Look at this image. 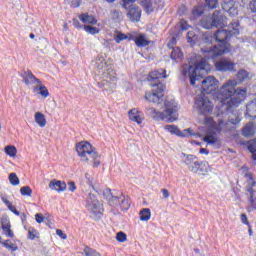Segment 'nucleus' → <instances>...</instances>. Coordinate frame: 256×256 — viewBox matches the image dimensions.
Returning <instances> with one entry per match:
<instances>
[{
  "label": "nucleus",
  "mask_w": 256,
  "mask_h": 256,
  "mask_svg": "<svg viewBox=\"0 0 256 256\" xmlns=\"http://www.w3.org/2000/svg\"><path fill=\"white\" fill-rule=\"evenodd\" d=\"M86 207L88 211L92 213V215L96 216L97 219H101L103 215V204L99 202L97 196L95 194L89 192L85 198Z\"/></svg>",
  "instance_id": "obj_8"
},
{
  "label": "nucleus",
  "mask_w": 256,
  "mask_h": 256,
  "mask_svg": "<svg viewBox=\"0 0 256 256\" xmlns=\"http://www.w3.org/2000/svg\"><path fill=\"white\" fill-rule=\"evenodd\" d=\"M249 8L252 11V13H256V0L250 2Z\"/></svg>",
  "instance_id": "obj_55"
},
{
  "label": "nucleus",
  "mask_w": 256,
  "mask_h": 256,
  "mask_svg": "<svg viewBox=\"0 0 256 256\" xmlns=\"http://www.w3.org/2000/svg\"><path fill=\"white\" fill-rule=\"evenodd\" d=\"M255 196H250L249 197V202L252 205L253 209H256V204H255Z\"/></svg>",
  "instance_id": "obj_59"
},
{
  "label": "nucleus",
  "mask_w": 256,
  "mask_h": 256,
  "mask_svg": "<svg viewBox=\"0 0 256 256\" xmlns=\"http://www.w3.org/2000/svg\"><path fill=\"white\" fill-rule=\"evenodd\" d=\"M34 93H38V95H41L43 99H47L49 97V90L47 89V86L43 84H38L33 88Z\"/></svg>",
  "instance_id": "obj_22"
},
{
  "label": "nucleus",
  "mask_w": 256,
  "mask_h": 256,
  "mask_svg": "<svg viewBox=\"0 0 256 256\" xmlns=\"http://www.w3.org/2000/svg\"><path fill=\"white\" fill-rule=\"evenodd\" d=\"M179 13H180L181 15H185V13H187V6H181V7L179 8Z\"/></svg>",
  "instance_id": "obj_61"
},
{
  "label": "nucleus",
  "mask_w": 256,
  "mask_h": 256,
  "mask_svg": "<svg viewBox=\"0 0 256 256\" xmlns=\"http://www.w3.org/2000/svg\"><path fill=\"white\" fill-rule=\"evenodd\" d=\"M95 65V71H97L99 75L102 74V79L106 81V83H115V81H117L115 70H113V67H107V62H96Z\"/></svg>",
  "instance_id": "obj_10"
},
{
  "label": "nucleus",
  "mask_w": 256,
  "mask_h": 256,
  "mask_svg": "<svg viewBox=\"0 0 256 256\" xmlns=\"http://www.w3.org/2000/svg\"><path fill=\"white\" fill-rule=\"evenodd\" d=\"M3 247H5V249H8V251H12L15 252L17 251V249H19V247H17L14 243L11 242V240H5L3 242Z\"/></svg>",
  "instance_id": "obj_36"
},
{
  "label": "nucleus",
  "mask_w": 256,
  "mask_h": 256,
  "mask_svg": "<svg viewBox=\"0 0 256 256\" xmlns=\"http://www.w3.org/2000/svg\"><path fill=\"white\" fill-rule=\"evenodd\" d=\"M2 230L5 231V235H7V237H10L11 239L15 237L13 230H11V224H2Z\"/></svg>",
  "instance_id": "obj_38"
},
{
  "label": "nucleus",
  "mask_w": 256,
  "mask_h": 256,
  "mask_svg": "<svg viewBox=\"0 0 256 256\" xmlns=\"http://www.w3.org/2000/svg\"><path fill=\"white\" fill-rule=\"evenodd\" d=\"M123 1V8L127 9L130 5H133L137 0H122Z\"/></svg>",
  "instance_id": "obj_52"
},
{
  "label": "nucleus",
  "mask_w": 256,
  "mask_h": 256,
  "mask_svg": "<svg viewBox=\"0 0 256 256\" xmlns=\"http://www.w3.org/2000/svg\"><path fill=\"white\" fill-rule=\"evenodd\" d=\"M150 86L153 87L152 92H147L145 94V99L150 103H157L158 105L163 103L165 84L163 83H150Z\"/></svg>",
  "instance_id": "obj_9"
},
{
  "label": "nucleus",
  "mask_w": 256,
  "mask_h": 256,
  "mask_svg": "<svg viewBox=\"0 0 256 256\" xmlns=\"http://www.w3.org/2000/svg\"><path fill=\"white\" fill-rule=\"evenodd\" d=\"M166 77H167V70H165V69H158V70L152 71L148 75V81L150 83H162L159 80L160 79H166Z\"/></svg>",
  "instance_id": "obj_15"
},
{
  "label": "nucleus",
  "mask_w": 256,
  "mask_h": 256,
  "mask_svg": "<svg viewBox=\"0 0 256 256\" xmlns=\"http://www.w3.org/2000/svg\"><path fill=\"white\" fill-rule=\"evenodd\" d=\"M151 219V209L143 208L140 211V221H149Z\"/></svg>",
  "instance_id": "obj_32"
},
{
  "label": "nucleus",
  "mask_w": 256,
  "mask_h": 256,
  "mask_svg": "<svg viewBox=\"0 0 256 256\" xmlns=\"http://www.w3.org/2000/svg\"><path fill=\"white\" fill-rule=\"evenodd\" d=\"M128 117L130 121H134V123H137L138 125H141L143 123V118H141V112L137 110V108H133L128 112Z\"/></svg>",
  "instance_id": "obj_19"
},
{
  "label": "nucleus",
  "mask_w": 256,
  "mask_h": 256,
  "mask_svg": "<svg viewBox=\"0 0 256 256\" xmlns=\"http://www.w3.org/2000/svg\"><path fill=\"white\" fill-rule=\"evenodd\" d=\"M247 149L252 154L253 161H256V139L248 142Z\"/></svg>",
  "instance_id": "obj_31"
},
{
  "label": "nucleus",
  "mask_w": 256,
  "mask_h": 256,
  "mask_svg": "<svg viewBox=\"0 0 256 256\" xmlns=\"http://www.w3.org/2000/svg\"><path fill=\"white\" fill-rule=\"evenodd\" d=\"M73 26L76 29H81L83 27V24L79 23V20H75L74 23H73Z\"/></svg>",
  "instance_id": "obj_60"
},
{
  "label": "nucleus",
  "mask_w": 256,
  "mask_h": 256,
  "mask_svg": "<svg viewBox=\"0 0 256 256\" xmlns=\"http://www.w3.org/2000/svg\"><path fill=\"white\" fill-rule=\"evenodd\" d=\"M84 255L85 256H101V254L99 252H97V250L92 249L89 246H86L84 248Z\"/></svg>",
  "instance_id": "obj_39"
},
{
  "label": "nucleus",
  "mask_w": 256,
  "mask_h": 256,
  "mask_svg": "<svg viewBox=\"0 0 256 256\" xmlns=\"http://www.w3.org/2000/svg\"><path fill=\"white\" fill-rule=\"evenodd\" d=\"M129 41H134L137 47H147L150 43L143 34H140L139 36L129 35Z\"/></svg>",
  "instance_id": "obj_18"
},
{
  "label": "nucleus",
  "mask_w": 256,
  "mask_h": 256,
  "mask_svg": "<svg viewBox=\"0 0 256 256\" xmlns=\"http://www.w3.org/2000/svg\"><path fill=\"white\" fill-rule=\"evenodd\" d=\"M35 122L39 127H45L47 125V119H45V115L41 112L35 114Z\"/></svg>",
  "instance_id": "obj_27"
},
{
  "label": "nucleus",
  "mask_w": 256,
  "mask_h": 256,
  "mask_svg": "<svg viewBox=\"0 0 256 256\" xmlns=\"http://www.w3.org/2000/svg\"><path fill=\"white\" fill-rule=\"evenodd\" d=\"M241 221L244 225L249 224V220L247 219V214H241Z\"/></svg>",
  "instance_id": "obj_56"
},
{
  "label": "nucleus",
  "mask_w": 256,
  "mask_h": 256,
  "mask_svg": "<svg viewBox=\"0 0 256 256\" xmlns=\"http://www.w3.org/2000/svg\"><path fill=\"white\" fill-rule=\"evenodd\" d=\"M236 63L227 59L222 58L215 63L216 71H220V73H235L237 71Z\"/></svg>",
  "instance_id": "obj_11"
},
{
  "label": "nucleus",
  "mask_w": 256,
  "mask_h": 256,
  "mask_svg": "<svg viewBox=\"0 0 256 256\" xmlns=\"http://www.w3.org/2000/svg\"><path fill=\"white\" fill-rule=\"evenodd\" d=\"M238 81L243 82L244 79H247L249 77V72L247 70H239L237 75H236Z\"/></svg>",
  "instance_id": "obj_43"
},
{
  "label": "nucleus",
  "mask_w": 256,
  "mask_h": 256,
  "mask_svg": "<svg viewBox=\"0 0 256 256\" xmlns=\"http://www.w3.org/2000/svg\"><path fill=\"white\" fill-rule=\"evenodd\" d=\"M246 115L251 117V119H256V100H252L246 105Z\"/></svg>",
  "instance_id": "obj_23"
},
{
  "label": "nucleus",
  "mask_w": 256,
  "mask_h": 256,
  "mask_svg": "<svg viewBox=\"0 0 256 256\" xmlns=\"http://www.w3.org/2000/svg\"><path fill=\"white\" fill-rule=\"evenodd\" d=\"M20 218H21L22 223H25L27 221V214L26 213H22L20 215Z\"/></svg>",
  "instance_id": "obj_63"
},
{
  "label": "nucleus",
  "mask_w": 256,
  "mask_h": 256,
  "mask_svg": "<svg viewBox=\"0 0 256 256\" xmlns=\"http://www.w3.org/2000/svg\"><path fill=\"white\" fill-rule=\"evenodd\" d=\"M36 222L43 223L45 221V217L41 213H37L35 215Z\"/></svg>",
  "instance_id": "obj_53"
},
{
  "label": "nucleus",
  "mask_w": 256,
  "mask_h": 256,
  "mask_svg": "<svg viewBox=\"0 0 256 256\" xmlns=\"http://www.w3.org/2000/svg\"><path fill=\"white\" fill-rule=\"evenodd\" d=\"M200 25H202L204 29H213V27L223 29V27H227V16L220 10H216L211 16L202 18Z\"/></svg>",
  "instance_id": "obj_7"
},
{
  "label": "nucleus",
  "mask_w": 256,
  "mask_h": 256,
  "mask_svg": "<svg viewBox=\"0 0 256 256\" xmlns=\"http://www.w3.org/2000/svg\"><path fill=\"white\" fill-rule=\"evenodd\" d=\"M227 13L230 17H235V15L239 13V10L235 7V2L231 5L230 10H228Z\"/></svg>",
  "instance_id": "obj_49"
},
{
  "label": "nucleus",
  "mask_w": 256,
  "mask_h": 256,
  "mask_svg": "<svg viewBox=\"0 0 256 256\" xmlns=\"http://www.w3.org/2000/svg\"><path fill=\"white\" fill-rule=\"evenodd\" d=\"M152 114L153 119L156 121H166L167 123H174L179 119V113L177 104L175 101H166L165 102V110L163 112L156 111L155 108L149 109Z\"/></svg>",
  "instance_id": "obj_5"
},
{
  "label": "nucleus",
  "mask_w": 256,
  "mask_h": 256,
  "mask_svg": "<svg viewBox=\"0 0 256 256\" xmlns=\"http://www.w3.org/2000/svg\"><path fill=\"white\" fill-rule=\"evenodd\" d=\"M116 240L119 242V243H125V241H127V234H125V232H118L116 234Z\"/></svg>",
  "instance_id": "obj_48"
},
{
  "label": "nucleus",
  "mask_w": 256,
  "mask_h": 256,
  "mask_svg": "<svg viewBox=\"0 0 256 256\" xmlns=\"http://www.w3.org/2000/svg\"><path fill=\"white\" fill-rule=\"evenodd\" d=\"M125 39H128L129 41V35L124 34V33H118L115 37H114V41L116 43H121V41H125Z\"/></svg>",
  "instance_id": "obj_45"
},
{
  "label": "nucleus",
  "mask_w": 256,
  "mask_h": 256,
  "mask_svg": "<svg viewBox=\"0 0 256 256\" xmlns=\"http://www.w3.org/2000/svg\"><path fill=\"white\" fill-rule=\"evenodd\" d=\"M217 5H219L217 0H205V6L208 7V9H217Z\"/></svg>",
  "instance_id": "obj_46"
},
{
  "label": "nucleus",
  "mask_w": 256,
  "mask_h": 256,
  "mask_svg": "<svg viewBox=\"0 0 256 256\" xmlns=\"http://www.w3.org/2000/svg\"><path fill=\"white\" fill-rule=\"evenodd\" d=\"M103 197L111 207H120L121 211H129L131 207V198L129 196H125L115 190L112 192L111 188L103 191Z\"/></svg>",
  "instance_id": "obj_6"
},
{
  "label": "nucleus",
  "mask_w": 256,
  "mask_h": 256,
  "mask_svg": "<svg viewBox=\"0 0 256 256\" xmlns=\"http://www.w3.org/2000/svg\"><path fill=\"white\" fill-rule=\"evenodd\" d=\"M170 58L172 59V61H177V59H183V52L181 51V48H172Z\"/></svg>",
  "instance_id": "obj_28"
},
{
  "label": "nucleus",
  "mask_w": 256,
  "mask_h": 256,
  "mask_svg": "<svg viewBox=\"0 0 256 256\" xmlns=\"http://www.w3.org/2000/svg\"><path fill=\"white\" fill-rule=\"evenodd\" d=\"M77 190V186L75 185V182L70 181L68 182V191H71V193H74V191Z\"/></svg>",
  "instance_id": "obj_51"
},
{
  "label": "nucleus",
  "mask_w": 256,
  "mask_h": 256,
  "mask_svg": "<svg viewBox=\"0 0 256 256\" xmlns=\"http://www.w3.org/2000/svg\"><path fill=\"white\" fill-rule=\"evenodd\" d=\"M79 19L80 21H82V23H88L89 25H97V19H95L93 15L84 13L79 16Z\"/></svg>",
  "instance_id": "obj_24"
},
{
  "label": "nucleus",
  "mask_w": 256,
  "mask_h": 256,
  "mask_svg": "<svg viewBox=\"0 0 256 256\" xmlns=\"http://www.w3.org/2000/svg\"><path fill=\"white\" fill-rule=\"evenodd\" d=\"M186 39L191 45H195V43H197V36L195 35L194 31H189L187 33Z\"/></svg>",
  "instance_id": "obj_41"
},
{
  "label": "nucleus",
  "mask_w": 256,
  "mask_h": 256,
  "mask_svg": "<svg viewBox=\"0 0 256 256\" xmlns=\"http://www.w3.org/2000/svg\"><path fill=\"white\" fill-rule=\"evenodd\" d=\"M200 83L202 92L195 98V107L200 115H208L213 111V102L207 95H212L219 101L218 110L221 115L233 113L235 108L241 105L247 97V88H236L237 80H228L220 89L219 81L215 79V76H208Z\"/></svg>",
  "instance_id": "obj_1"
},
{
  "label": "nucleus",
  "mask_w": 256,
  "mask_h": 256,
  "mask_svg": "<svg viewBox=\"0 0 256 256\" xmlns=\"http://www.w3.org/2000/svg\"><path fill=\"white\" fill-rule=\"evenodd\" d=\"M209 63L205 58H202L200 61L196 62L194 66H184L182 68L183 77H189L190 85L195 87V83L197 81H201L203 79V75H207L209 73Z\"/></svg>",
  "instance_id": "obj_3"
},
{
  "label": "nucleus",
  "mask_w": 256,
  "mask_h": 256,
  "mask_svg": "<svg viewBox=\"0 0 256 256\" xmlns=\"http://www.w3.org/2000/svg\"><path fill=\"white\" fill-rule=\"evenodd\" d=\"M20 193L23 197H31V195H33V190L30 186H23L20 188Z\"/></svg>",
  "instance_id": "obj_37"
},
{
  "label": "nucleus",
  "mask_w": 256,
  "mask_h": 256,
  "mask_svg": "<svg viewBox=\"0 0 256 256\" xmlns=\"http://www.w3.org/2000/svg\"><path fill=\"white\" fill-rule=\"evenodd\" d=\"M247 192L250 193V196H255V190H253V187L248 188Z\"/></svg>",
  "instance_id": "obj_64"
},
{
  "label": "nucleus",
  "mask_w": 256,
  "mask_h": 256,
  "mask_svg": "<svg viewBox=\"0 0 256 256\" xmlns=\"http://www.w3.org/2000/svg\"><path fill=\"white\" fill-rule=\"evenodd\" d=\"M28 239H30L31 241H34V239H35V230L34 231L29 230Z\"/></svg>",
  "instance_id": "obj_58"
},
{
  "label": "nucleus",
  "mask_w": 256,
  "mask_h": 256,
  "mask_svg": "<svg viewBox=\"0 0 256 256\" xmlns=\"http://www.w3.org/2000/svg\"><path fill=\"white\" fill-rule=\"evenodd\" d=\"M126 10V17H128L129 20L132 21V23H139V21H141L142 11L141 8H139V6L131 4L126 8Z\"/></svg>",
  "instance_id": "obj_14"
},
{
  "label": "nucleus",
  "mask_w": 256,
  "mask_h": 256,
  "mask_svg": "<svg viewBox=\"0 0 256 256\" xmlns=\"http://www.w3.org/2000/svg\"><path fill=\"white\" fill-rule=\"evenodd\" d=\"M164 129L168 131V133H171V135H176V137L185 138V137L195 136V133H193V129L191 128L185 129L183 130V132H181L178 126L173 124H168L164 126Z\"/></svg>",
  "instance_id": "obj_12"
},
{
  "label": "nucleus",
  "mask_w": 256,
  "mask_h": 256,
  "mask_svg": "<svg viewBox=\"0 0 256 256\" xmlns=\"http://www.w3.org/2000/svg\"><path fill=\"white\" fill-rule=\"evenodd\" d=\"M180 159L191 173H196V175H205V173H209V162L199 161V158H197L196 155L182 152L180 154Z\"/></svg>",
  "instance_id": "obj_4"
},
{
  "label": "nucleus",
  "mask_w": 256,
  "mask_h": 256,
  "mask_svg": "<svg viewBox=\"0 0 256 256\" xmlns=\"http://www.w3.org/2000/svg\"><path fill=\"white\" fill-rule=\"evenodd\" d=\"M141 6L143 7L145 13L147 15H151L155 9L153 8V1L152 0H142L141 1Z\"/></svg>",
  "instance_id": "obj_26"
},
{
  "label": "nucleus",
  "mask_w": 256,
  "mask_h": 256,
  "mask_svg": "<svg viewBox=\"0 0 256 256\" xmlns=\"http://www.w3.org/2000/svg\"><path fill=\"white\" fill-rule=\"evenodd\" d=\"M88 156L94 161V167H99V165H101V162L97 161V159H99V153L95 151V148H91V150L88 152Z\"/></svg>",
  "instance_id": "obj_29"
},
{
  "label": "nucleus",
  "mask_w": 256,
  "mask_h": 256,
  "mask_svg": "<svg viewBox=\"0 0 256 256\" xmlns=\"http://www.w3.org/2000/svg\"><path fill=\"white\" fill-rule=\"evenodd\" d=\"M56 235H58V237H60V239H67V234L63 233V230H61V229L56 230Z\"/></svg>",
  "instance_id": "obj_54"
},
{
  "label": "nucleus",
  "mask_w": 256,
  "mask_h": 256,
  "mask_svg": "<svg viewBox=\"0 0 256 256\" xmlns=\"http://www.w3.org/2000/svg\"><path fill=\"white\" fill-rule=\"evenodd\" d=\"M231 29L232 30H228V32L229 33H231V36L233 37V36H235V37H237V35H239V25H240V23H239V21L237 20V21H234V22H231Z\"/></svg>",
  "instance_id": "obj_33"
},
{
  "label": "nucleus",
  "mask_w": 256,
  "mask_h": 256,
  "mask_svg": "<svg viewBox=\"0 0 256 256\" xmlns=\"http://www.w3.org/2000/svg\"><path fill=\"white\" fill-rule=\"evenodd\" d=\"M228 123H231L232 125H239V123H241V115L232 114L228 119Z\"/></svg>",
  "instance_id": "obj_40"
},
{
  "label": "nucleus",
  "mask_w": 256,
  "mask_h": 256,
  "mask_svg": "<svg viewBox=\"0 0 256 256\" xmlns=\"http://www.w3.org/2000/svg\"><path fill=\"white\" fill-rule=\"evenodd\" d=\"M253 135H255V126L253 122H249L242 128V136L249 138L253 137Z\"/></svg>",
  "instance_id": "obj_21"
},
{
  "label": "nucleus",
  "mask_w": 256,
  "mask_h": 256,
  "mask_svg": "<svg viewBox=\"0 0 256 256\" xmlns=\"http://www.w3.org/2000/svg\"><path fill=\"white\" fill-rule=\"evenodd\" d=\"M93 149V146L89 142H79L76 144V152L78 157H81V161H89L87 155Z\"/></svg>",
  "instance_id": "obj_13"
},
{
  "label": "nucleus",
  "mask_w": 256,
  "mask_h": 256,
  "mask_svg": "<svg viewBox=\"0 0 256 256\" xmlns=\"http://www.w3.org/2000/svg\"><path fill=\"white\" fill-rule=\"evenodd\" d=\"M202 43H205L206 45H211L213 41H215V34L211 31L204 32L201 37Z\"/></svg>",
  "instance_id": "obj_25"
},
{
  "label": "nucleus",
  "mask_w": 256,
  "mask_h": 256,
  "mask_svg": "<svg viewBox=\"0 0 256 256\" xmlns=\"http://www.w3.org/2000/svg\"><path fill=\"white\" fill-rule=\"evenodd\" d=\"M204 143H208V145H215L217 143V137L215 136V133L207 134L203 138Z\"/></svg>",
  "instance_id": "obj_34"
},
{
  "label": "nucleus",
  "mask_w": 256,
  "mask_h": 256,
  "mask_svg": "<svg viewBox=\"0 0 256 256\" xmlns=\"http://www.w3.org/2000/svg\"><path fill=\"white\" fill-rule=\"evenodd\" d=\"M199 153L200 155H209V151L207 150V148H200Z\"/></svg>",
  "instance_id": "obj_62"
},
{
  "label": "nucleus",
  "mask_w": 256,
  "mask_h": 256,
  "mask_svg": "<svg viewBox=\"0 0 256 256\" xmlns=\"http://www.w3.org/2000/svg\"><path fill=\"white\" fill-rule=\"evenodd\" d=\"M2 202L6 205V207L9 209V211L14 213V215H17V216L21 215V213L17 210V208H15V206H13L11 201H9L7 198L2 197Z\"/></svg>",
  "instance_id": "obj_30"
},
{
  "label": "nucleus",
  "mask_w": 256,
  "mask_h": 256,
  "mask_svg": "<svg viewBox=\"0 0 256 256\" xmlns=\"http://www.w3.org/2000/svg\"><path fill=\"white\" fill-rule=\"evenodd\" d=\"M204 14L205 8L203 6H194L191 11L190 19L191 21H195L196 19H199V17H203Z\"/></svg>",
  "instance_id": "obj_20"
},
{
  "label": "nucleus",
  "mask_w": 256,
  "mask_h": 256,
  "mask_svg": "<svg viewBox=\"0 0 256 256\" xmlns=\"http://www.w3.org/2000/svg\"><path fill=\"white\" fill-rule=\"evenodd\" d=\"M231 32L229 30L221 29L214 33V40L217 45H214L209 48V50H204V53H209L212 59L221 57V55H227L231 53Z\"/></svg>",
  "instance_id": "obj_2"
},
{
  "label": "nucleus",
  "mask_w": 256,
  "mask_h": 256,
  "mask_svg": "<svg viewBox=\"0 0 256 256\" xmlns=\"http://www.w3.org/2000/svg\"><path fill=\"white\" fill-rule=\"evenodd\" d=\"M68 4L72 9H78V7H81V3H83V0H67Z\"/></svg>",
  "instance_id": "obj_47"
},
{
  "label": "nucleus",
  "mask_w": 256,
  "mask_h": 256,
  "mask_svg": "<svg viewBox=\"0 0 256 256\" xmlns=\"http://www.w3.org/2000/svg\"><path fill=\"white\" fill-rule=\"evenodd\" d=\"M8 179H9V182L11 183V185L16 186V185H19V183H20L19 177L17 176L16 173H10Z\"/></svg>",
  "instance_id": "obj_44"
},
{
  "label": "nucleus",
  "mask_w": 256,
  "mask_h": 256,
  "mask_svg": "<svg viewBox=\"0 0 256 256\" xmlns=\"http://www.w3.org/2000/svg\"><path fill=\"white\" fill-rule=\"evenodd\" d=\"M49 188L53 191H57L58 193H63V191L67 190V184L65 181L54 179L50 181Z\"/></svg>",
  "instance_id": "obj_17"
},
{
  "label": "nucleus",
  "mask_w": 256,
  "mask_h": 256,
  "mask_svg": "<svg viewBox=\"0 0 256 256\" xmlns=\"http://www.w3.org/2000/svg\"><path fill=\"white\" fill-rule=\"evenodd\" d=\"M5 153L9 155V157H15L17 155V148L15 146H6Z\"/></svg>",
  "instance_id": "obj_42"
},
{
  "label": "nucleus",
  "mask_w": 256,
  "mask_h": 256,
  "mask_svg": "<svg viewBox=\"0 0 256 256\" xmlns=\"http://www.w3.org/2000/svg\"><path fill=\"white\" fill-rule=\"evenodd\" d=\"M161 193H162L164 199H169V196H170L169 190L164 188V189L161 190Z\"/></svg>",
  "instance_id": "obj_57"
},
{
  "label": "nucleus",
  "mask_w": 256,
  "mask_h": 256,
  "mask_svg": "<svg viewBox=\"0 0 256 256\" xmlns=\"http://www.w3.org/2000/svg\"><path fill=\"white\" fill-rule=\"evenodd\" d=\"M84 31H86V33H89L90 35H99L100 33L99 28L91 25H84Z\"/></svg>",
  "instance_id": "obj_35"
},
{
  "label": "nucleus",
  "mask_w": 256,
  "mask_h": 256,
  "mask_svg": "<svg viewBox=\"0 0 256 256\" xmlns=\"http://www.w3.org/2000/svg\"><path fill=\"white\" fill-rule=\"evenodd\" d=\"M21 77L25 83V85H35V83L37 85H41V80L39 78H36L33 75V72H31V70H26L21 74Z\"/></svg>",
  "instance_id": "obj_16"
},
{
  "label": "nucleus",
  "mask_w": 256,
  "mask_h": 256,
  "mask_svg": "<svg viewBox=\"0 0 256 256\" xmlns=\"http://www.w3.org/2000/svg\"><path fill=\"white\" fill-rule=\"evenodd\" d=\"M235 2L233 0H230L228 2H224L222 4V9L223 11H225L226 13H228V11L231 9V6L234 4Z\"/></svg>",
  "instance_id": "obj_50"
}]
</instances>
